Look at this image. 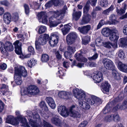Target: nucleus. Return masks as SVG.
<instances>
[{"instance_id": "1", "label": "nucleus", "mask_w": 127, "mask_h": 127, "mask_svg": "<svg viewBox=\"0 0 127 127\" xmlns=\"http://www.w3.org/2000/svg\"><path fill=\"white\" fill-rule=\"evenodd\" d=\"M27 117L29 121V125L26 119L23 116H20L18 117H14L13 122V125L16 126L20 123L21 125L26 127H53L48 123L44 120L43 121V124L40 119L39 115L35 111H27Z\"/></svg>"}, {"instance_id": "2", "label": "nucleus", "mask_w": 127, "mask_h": 127, "mask_svg": "<svg viewBox=\"0 0 127 127\" xmlns=\"http://www.w3.org/2000/svg\"><path fill=\"white\" fill-rule=\"evenodd\" d=\"M73 92L74 96L80 100L78 104L82 109L88 110L90 108V104H100L101 100L99 98L95 96L90 98V95L83 90L76 88L73 90Z\"/></svg>"}, {"instance_id": "3", "label": "nucleus", "mask_w": 127, "mask_h": 127, "mask_svg": "<svg viewBox=\"0 0 127 127\" xmlns=\"http://www.w3.org/2000/svg\"><path fill=\"white\" fill-rule=\"evenodd\" d=\"M67 12V7L66 5L64 6L62 10L53 11L52 14L53 15L49 18V22L50 27L56 26L58 24L61 23L60 21L58 22H57L53 19V18L59 20H61L64 18L65 14Z\"/></svg>"}, {"instance_id": "4", "label": "nucleus", "mask_w": 127, "mask_h": 127, "mask_svg": "<svg viewBox=\"0 0 127 127\" xmlns=\"http://www.w3.org/2000/svg\"><path fill=\"white\" fill-rule=\"evenodd\" d=\"M14 71V78L15 82L17 84L20 85L22 82L21 77H25L27 76V71L24 67L20 66L15 67Z\"/></svg>"}, {"instance_id": "5", "label": "nucleus", "mask_w": 127, "mask_h": 127, "mask_svg": "<svg viewBox=\"0 0 127 127\" xmlns=\"http://www.w3.org/2000/svg\"><path fill=\"white\" fill-rule=\"evenodd\" d=\"M39 92L38 89L34 85H31L27 88H23L21 90V93L22 95H32L38 94Z\"/></svg>"}, {"instance_id": "6", "label": "nucleus", "mask_w": 127, "mask_h": 127, "mask_svg": "<svg viewBox=\"0 0 127 127\" xmlns=\"http://www.w3.org/2000/svg\"><path fill=\"white\" fill-rule=\"evenodd\" d=\"M50 37L48 34H44L40 35L36 38L35 41V48L38 50L40 48L39 45H43L46 44L47 41L49 40Z\"/></svg>"}, {"instance_id": "7", "label": "nucleus", "mask_w": 127, "mask_h": 127, "mask_svg": "<svg viewBox=\"0 0 127 127\" xmlns=\"http://www.w3.org/2000/svg\"><path fill=\"white\" fill-rule=\"evenodd\" d=\"M59 39L58 34L57 32H54L51 34V38H50L49 43L50 46L54 47L57 45Z\"/></svg>"}, {"instance_id": "8", "label": "nucleus", "mask_w": 127, "mask_h": 127, "mask_svg": "<svg viewBox=\"0 0 127 127\" xmlns=\"http://www.w3.org/2000/svg\"><path fill=\"white\" fill-rule=\"evenodd\" d=\"M77 108L76 106L73 105L71 106L68 110V116L69 115L73 118H79L81 117V113L75 110Z\"/></svg>"}, {"instance_id": "9", "label": "nucleus", "mask_w": 127, "mask_h": 127, "mask_svg": "<svg viewBox=\"0 0 127 127\" xmlns=\"http://www.w3.org/2000/svg\"><path fill=\"white\" fill-rule=\"evenodd\" d=\"M119 101V97H118L108 103L102 110V111L103 114H105L109 112L111 110V107L113 106L117 102Z\"/></svg>"}, {"instance_id": "10", "label": "nucleus", "mask_w": 127, "mask_h": 127, "mask_svg": "<svg viewBox=\"0 0 127 127\" xmlns=\"http://www.w3.org/2000/svg\"><path fill=\"white\" fill-rule=\"evenodd\" d=\"M39 105L42 108L44 109V111H40V113L42 116L45 119L47 118L48 115L47 114L48 109L47 107L46 106L45 102L43 101H41L39 103Z\"/></svg>"}, {"instance_id": "11", "label": "nucleus", "mask_w": 127, "mask_h": 127, "mask_svg": "<svg viewBox=\"0 0 127 127\" xmlns=\"http://www.w3.org/2000/svg\"><path fill=\"white\" fill-rule=\"evenodd\" d=\"M103 65L106 69L109 70L114 69L115 67V65L112 61L108 59H105L102 61Z\"/></svg>"}, {"instance_id": "12", "label": "nucleus", "mask_w": 127, "mask_h": 127, "mask_svg": "<svg viewBox=\"0 0 127 127\" xmlns=\"http://www.w3.org/2000/svg\"><path fill=\"white\" fill-rule=\"evenodd\" d=\"M14 45L15 48V52L17 54L20 55L19 57L21 58H23V56L21 55L22 52L21 50V43L19 40H17L13 44Z\"/></svg>"}, {"instance_id": "13", "label": "nucleus", "mask_w": 127, "mask_h": 127, "mask_svg": "<svg viewBox=\"0 0 127 127\" xmlns=\"http://www.w3.org/2000/svg\"><path fill=\"white\" fill-rule=\"evenodd\" d=\"M92 77L94 82L96 83L100 82L103 79L102 74L100 72H94Z\"/></svg>"}, {"instance_id": "14", "label": "nucleus", "mask_w": 127, "mask_h": 127, "mask_svg": "<svg viewBox=\"0 0 127 127\" xmlns=\"http://www.w3.org/2000/svg\"><path fill=\"white\" fill-rule=\"evenodd\" d=\"M77 37V34L75 32H70L66 36V41L67 44H71L73 43Z\"/></svg>"}, {"instance_id": "15", "label": "nucleus", "mask_w": 127, "mask_h": 127, "mask_svg": "<svg viewBox=\"0 0 127 127\" xmlns=\"http://www.w3.org/2000/svg\"><path fill=\"white\" fill-rule=\"evenodd\" d=\"M38 18L40 22L42 23L47 24L48 22L47 16L46 15V13L44 12H41L37 15Z\"/></svg>"}, {"instance_id": "16", "label": "nucleus", "mask_w": 127, "mask_h": 127, "mask_svg": "<svg viewBox=\"0 0 127 127\" xmlns=\"http://www.w3.org/2000/svg\"><path fill=\"white\" fill-rule=\"evenodd\" d=\"M118 109L121 110H125L127 112V99L124 101L122 104H118L114 107L112 111L114 112Z\"/></svg>"}, {"instance_id": "17", "label": "nucleus", "mask_w": 127, "mask_h": 127, "mask_svg": "<svg viewBox=\"0 0 127 127\" xmlns=\"http://www.w3.org/2000/svg\"><path fill=\"white\" fill-rule=\"evenodd\" d=\"M58 111L60 114L64 117H66L68 116V110L65 107L62 105H59L58 106Z\"/></svg>"}, {"instance_id": "18", "label": "nucleus", "mask_w": 127, "mask_h": 127, "mask_svg": "<svg viewBox=\"0 0 127 127\" xmlns=\"http://www.w3.org/2000/svg\"><path fill=\"white\" fill-rule=\"evenodd\" d=\"M81 53H77L75 55V57L78 61L86 62L87 61V59L81 54H85L86 52L84 49H82L81 50Z\"/></svg>"}, {"instance_id": "19", "label": "nucleus", "mask_w": 127, "mask_h": 127, "mask_svg": "<svg viewBox=\"0 0 127 127\" xmlns=\"http://www.w3.org/2000/svg\"><path fill=\"white\" fill-rule=\"evenodd\" d=\"M110 87V85L107 81H105L101 84V90L103 93L108 94L109 92Z\"/></svg>"}, {"instance_id": "20", "label": "nucleus", "mask_w": 127, "mask_h": 127, "mask_svg": "<svg viewBox=\"0 0 127 127\" xmlns=\"http://www.w3.org/2000/svg\"><path fill=\"white\" fill-rule=\"evenodd\" d=\"M51 121L53 124L56 125L61 126V121L59 117L55 114H52Z\"/></svg>"}, {"instance_id": "21", "label": "nucleus", "mask_w": 127, "mask_h": 127, "mask_svg": "<svg viewBox=\"0 0 127 127\" xmlns=\"http://www.w3.org/2000/svg\"><path fill=\"white\" fill-rule=\"evenodd\" d=\"M91 26L90 25H87L79 27L78 29L81 33L84 34H86L91 29Z\"/></svg>"}, {"instance_id": "22", "label": "nucleus", "mask_w": 127, "mask_h": 127, "mask_svg": "<svg viewBox=\"0 0 127 127\" xmlns=\"http://www.w3.org/2000/svg\"><path fill=\"white\" fill-rule=\"evenodd\" d=\"M46 101L49 106L52 109L56 107L55 102L53 98L51 97H47L46 98Z\"/></svg>"}, {"instance_id": "23", "label": "nucleus", "mask_w": 127, "mask_h": 127, "mask_svg": "<svg viewBox=\"0 0 127 127\" xmlns=\"http://www.w3.org/2000/svg\"><path fill=\"white\" fill-rule=\"evenodd\" d=\"M11 16L9 12L5 13L4 14L3 18L4 21L7 24H9L11 21Z\"/></svg>"}, {"instance_id": "24", "label": "nucleus", "mask_w": 127, "mask_h": 127, "mask_svg": "<svg viewBox=\"0 0 127 127\" xmlns=\"http://www.w3.org/2000/svg\"><path fill=\"white\" fill-rule=\"evenodd\" d=\"M60 1H62V0H50L45 4V6L46 8H48L51 7L53 4L56 6L60 5L59 3L60 2Z\"/></svg>"}, {"instance_id": "25", "label": "nucleus", "mask_w": 127, "mask_h": 127, "mask_svg": "<svg viewBox=\"0 0 127 127\" xmlns=\"http://www.w3.org/2000/svg\"><path fill=\"white\" fill-rule=\"evenodd\" d=\"M71 94V93L65 91H61L58 93V95L60 98H67Z\"/></svg>"}, {"instance_id": "26", "label": "nucleus", "mask_w": 127, "mask_h": 127, "mask_svg": "<svg viewBox=\"0 0 127 127\" xmlns=\"http://www.w3.org/2000/svg\"><path fill=\"white\" fill-rule=\"evenodd\" d=\"M112 70V77L114 79L116 80H119L121 79L120 76L118 73L116 69L115 68L114 69Z\"/></svg>"}, {"instance_id": "27", "label": "nucleus", "mask_w": 127, "mask_h": 127, "mask_svg": "<svg viewBox=\"0 0 127 127\" xmlns=\"http://www.w3.org/2000/svg\"><path fill=\"white\" fill-rule=\"evenodd\" d=\"M47 28L45 26L40 25L38 26L36 29V30L39 34H42L46 31Z\"/></svg>"}, {"instance_id": "28", "label": "nucleus", "mask_w": 127, "mask_h": 127, "mask_svg": "<svg viewBox=\"0 0 127 127\" xmlns=\"http://www.w3.org/2000/svg\"><path fill=\"white\" fill-rule=\"evenodd\" d=\"M119 44L122 47L127 46V37L120 38L119 40Z\"/></svg>"}, {"instance_id": "29", "label": "nucleus", "mask_w": 127, "mask_h": 127, "mask_svg": "<svg viewBox=\"0 0 127 127\" xmlns=\"http://www.w3.org/2000/svg\"><path fill=\"white\" fill-rule=\"evenodd\" d=\"M91 16L88 14H86V16L84 15L81 20V24H84L88 23L90 20Z\"/></svg>"}, {"instance_id": "30", "label": "nucleus", "mask_w": 127, "mask_h": 127, "mask_svg": "<svg viewBox=\"0 0 127 127\" xmlns=\"http://www.w3.org/2000/svg\"><path fill=\"white\" fill-rule=\"evenodd\" d=\"M5 50L9 51H12L14 50V47L12 44L10 42H6L5 44Z\"/></svg>"}, {"instance_id": "31", "label": "nucleus", "mask_w": 127, "mask_h": 127, "mask_svg": "<svg viewBox=\"0 0 127 127\" xmlns=\"http://www.w3.org/2000/svg\"><path fill=\"white\" fill-rule=\"evenodd\" d=\"M110 29L108 28H104L101 31L102 34L104 36L108 37L109 36L110 34Z\"/></svg>"}, {"instance_id": "32", "label": "nucleus", "mask_w": 127, "mask_h": 127, "mask_svg": "<svg viewBox=\"0 0 127 127\" xmlns=\"http://www.w3.org/2000/svg\"><path fill=\"white\" fill-rule=\"evenodd\" d=\"M37 63L36 61L34 59H31L27 62V65L29 67L31 68L35 65Z\"/></svg>"}, {"instance_id": "33", "label": "nucleus", "mask_w": 127, "mask_h": 127, "mask_svg": "<svg viewBox=\"0 0 127 127\" xmlns=\"http://www.w3.org/2000/svg\"><path fill=\"white\" fill-rule=\"evenodd\" d=\"M81 12L80 11L74 12L73 14V19L76 21L78 20L81 16Z\"/></svg>"}, {"instance_id": "34", "label": "nucleus", "mask_w": 127, "mask_h": 127, "mask_svg": "<svg viewBox=\"0 0 127 127\" xmlns=\"http://www.w3.org/2000/svg\"><path fill=\"white\" fill-rule=\"evenodd\" d=\"M71 27L69 24L64 25V28L61 29L63 35H65L70 29Z\"/></svg>"}, {"instance_id": "35", "label": "nucleus", "mask_w": 127, "mask_h": 127, "mask_svg": "<svg viewBox=\"0 0 127 127\" xmlns=\"http://www.w3.org/2000/svg\"><path fill=\"white\" fill-rule=\"evenodd\" d=\"M110 21L111 22H109L108 23L109 24H115L117 23L118 22L116 20V17L114 15H111L109 17Z\"/></svg>"}, {"instance_id": "36", "label": "nucleus", "mask_w": 127, "mask_h": 127, "mask_svg": "<svg viewBox=\"0 0 127 127\" xmlns=\"http://www.w3.org/2000/svg\"><path fill=\"white\" fill-rule=\"evenodd\" d=\"M109 35V39L112 41H117L119 38L118 34L110 33Z\"/></svg>"}, {"instance_id": "37", "label": "nucleus", "mask_w": 127, "mask_h": 127, "mask_svg": "<svg viewBox=\"0 0 127 127\" xmlns=\"http://www.w3.org/2000/svg\"><path fill=\"white\" fill-rule=\"evenodd\" d=\"M58 70L56 73L57 75L60 78H62V77L64 75V73L63 71L64 70L61 67H58Z\"/></svg>"}, {"instance_id": "38", "label": "nucleus", "mask_w": 127, "mask_h": 127, "mask_svg": "<svg viewBox=\"0 0 127 127\" xmlns=\"http://www.w3.org/2000/svg\"><path fill=\"white\" fill-rule=\"evenodd\" d=\"M117 64L118 68L121 71L124 72V70H125L127 65L123 64L120 61L118 62Z\"/></svg>"}, {"instance_id": "39", "label": "nucleus", "mask_w": 127, "mask_h": 127, "mask_svg": "<svg viewBox=\"0 0 127 127\" xmlns=\"http://www.w3.org/2000/svg\"><path fill=\"white\" fill-rule=\"evenodd\" d=\"M112 120L115 122H118L120 120V118L117 113L112 114Z\"/></svg>"}, {"instance_id": "40", "label": "nucleus", "mask_w": 127, "mask_h": 127, "mask_svg": "<svg viewBox=\"0 0 127 127\" xmlns=\"http://www.w3.org/2000/svg\"><path fill=\"white\" fill-rule=\"evenodd\" d=\"M14 119V117L11 115H9L7 116L6 118L5 122L6 123L10 124H14L13 122V121Z\"/></svg>"}, {"instance_id": "41", "label": "nucleus", "mask_w": 127, "mask_h": 127, "mask_svg": "<svg viewBox=\"0 0 127 127\" xmlns=\"http://www.w3.org/2000/svg\"><path fill=\"white\" fill-rule=\"evenodd\" d=\"M118 56L119 58L121 59H124L125 58V53L122 50H120L117 53Z\"/></svg>"}, {"instance_id": "42", "label": "nucleus", "mask_w": 127, "mask_h": 127, "mask_svg": "<svg viewBox=\"0 0 127 127\" xmlns=\"http://www.w3.org/2000/svg\"><path fill=\"white\" fill-rule=\"evenodd\" d=\"M41 59L43 62H47L49 59V56L47 54H43L41 56Z\"/></svg>"}, {"instance_id": "43", "label": "nucleus", "mask_w": 127, "mask_h": 127, "mask_svg": "<svg viewBox=\"0 0 127 127\" xmlns=\"http://www.w3.org/2000/svg\"><path fill=\"white\" fill-rule=\"evenodd\" d=\"M19 19L18 14L16 13H13L11 17V21L16 22Z\"/></svg>"}, {"instance_id": "44", "label": "nucleus", "mask_w": 127, "mask_h": 127, "mask_svg": "<svg viewBox=\"0 0 127 127\" xmlns=\"http://www.w3.org/2000/svg\"><path fill=\"white\" fill-rule=\"evenodd\" d=\"M90 40L89 37L88 36H86L82 38V43L84 45H86L89 43Z\"/></svg>"}, {"instance_id": "45", "label": "nucleus", "mask_w": 127, "mask_h": 127, "mask_svg": "<svg viewBox=\"0 0 127 127\" xmlns=\"http://www.w3.org/2000/svg\"><path fill=\"white\" fill-rule=\"evenodd\" d=\"M96 44L97 46H100L102 45H103V42L102 40L100 38H97L95 40Z\"/></svg>"}, {"instance_id": "46", "label": "nucleus", "mask_w": 127, "mask_h": 127, "mask_svg": "<svg viewBox=\"0 0 127 127\" xmlns=\"http://www.w3.org/2000/svg\"><path fill=\"white\" fill-rule=\"evenodd\" d=\"M84 64L83 63H78L77 64H76V62L75 61H74L72 63V64L71 65V67H73V66L75 65L79 68H81L84 66Z\"/></svg>"}, {"instance_id": "47", "label": "nucleus", "mask_w": 127, "mask_h": 127, "mask_svg": "<svg viewBox=\"0 0 127 127\" xmlns=\"http://www.w3.org/2000/svg\"><path fill=\"white\" fill-rule=\"evenodd\" d=\"M113 6L112 5L108 9L104 10L103 12V13L106 15L108 14L109 12L113 11Z\"/></svg>"}, {"instance_id": "48", "label": "nucleus", "mask_w": 127, "mask_h": 127, "mask_svg": "<svg viewBox=\"0 0 127 127\" xmlns=\"http://www.w3.org/2000/svg\"><path fill=\"white\" fill-rule=\"evenodd\" d=\"M116 12L118 15H121L124 13L125 12V11L124 10L121 8H118V7H117Z\"/></svg>"}, {"instance_id": "49", "label": "nucleus", "mask_w": 127, "mask_h": 127, "mask_svg": "<svg viewBox=\"0 0 127 127\" xmlns=\"http://www.w3.org/2000/svg\"><path fill=\"white\" fill-rule=\"evenodd\" d=\"M8 90V86L4 84H2L0 87L1 92L2 93L6 90Z\"/></svg>"}, {"instance_id": "50", "label": "nucleus", "mask_w": 127, "mask_h": 127, "mask_svg": "<svg viewBox=\"0 0 127 127\" xmlns=\"http://www.w3.org/2000/svg\"><path fill=\"white\" fill-rule=\"evenodd\" d=\"M54 50L57 58L58 60L61 59L62 56L59 53V51L56 49Z\"/></svg>"}, {"instance_id": "51", "label": "nucleus", "mask_w": 127, "mask_h": 127, "mask_svg": "<svg viewBox=\"0 0 127 127\" xmlns=\"http://www.w3.org/2000/svg\"><path fill=\"white\" fill-rule=\"evenodd\" d=\"M105 21L104 19H102L100 21L97 26V29H100L102 26L104 25L105 23Z\"/></svg>"}, {"instance_id": "52", "label": "nucleus", "mask_w": 127, "mask_h": 127, "mask_svg": "<svg viewBox=\"0 0 127 127\" xmlns=\"http://www.w3.org/2000/svg\"><path fill=\"white\" fill-rule=\"evenodd\" d=\"M103 45L106 48H111V43L109 41L105 42L103 43Z\"/></svg>"}, {"instance_id": "53", "label": "nucleus", "mask_w": 127, "mask_h": 127, "mask_svg": "<svg viewBox=\"0 0 127 127\" xmlns=\"http://www.w3.org/2000/svg\"><path fill=\"white\" fill-rule=\"evenodd\" d=\"M68 51L69 52L71 53H73L75 51V48L73 47L68 46L67 48Z\"/></svg>"}, {"instance_id": "54", "label": "nucleus", "mask_w": 127, "mask_h": 127, "mask_svg": "<svg viewBox=\"0 0 127 127\" xmlns=\"http://www.w3.org/2000/svg\"><path fill=\"white\" fill-rule=\"evenodd\" d=\"M0 50L2 53L4 54V51L5 50V44L4 45L1 42H0Z\"/></svg>"}, {"instance_id": "55", "label": "nucleus", "mask_w": 127, "mask_h": 127, "mask_svg": "<svg viewBox=\"0 0 127 127\" xmlns=\"http://www.w3.org/2000/svg\"><path fill=\"white\" fill-rule=\"evenodd\" d=\"M112 114L107 116L105 117L104 120L106 122H110L112 120Z\"/></svg>"}, {"instance_id": "56", "label": "nucleus", "mask_w": 127, "mask_h": 127, "mask_svg": "<svg viewBox=\"0 0 127 127\" xmlns=\"http://www.w3.org/2000/svg\"><path fill=\"white\" fill-rule=\"evenodd\" d=\"M100 5L102 7H105L107 5L108 2L106 0H100Z\"/></svg>"}, {"instance_id": "57", "label": "nucleus", "mask_w": 127, "mask_h": 127, "mask_svg": "<svg viewBox=\"0 0 127 127\" xmlns=\"http://www.w3.org/2000/svg\"><path fill=\"white\" fill-rule=\"evenodd\" d=\"M24 7L26 14H28L30 12V9L29 6L27 4H25L24 5Z\"/></svg>"}, {"instance_id": "58", "label": "nucleus", "mask_w": 127, "mask_h": 127, "mask_svg": "<svg viewBox=\"0 0 127 127\" xmlns=\"http://www.w3.org/2000/svg\"><path fill=\"white\" fill-rule=\"evenodd\" d=\"M0 3L1 4L5 6H8L10 4V3L7 0H2Z\"/></svg>"}, {"instance_id": "59", "label": "nucleus", "mask_w": 127, "mask_h": 127, "mask_svg": "<svg viewBox=\"0 0 127 127\" xmlns=\"http://www.w3.org/2000/svg\"><path fill=\"white\" fill-rule=\"evenodd\" d=\"M72 53L69 52L68 51L65 52H64V56L66 59H69L71 57Z\"/></svg>"}, {"instance_id": "60", "label": "nucleus", "mask_w": 127, "mask_h": 127, "mask_svg": "<svg viewBox=\"0 0 127 127\" xmlns=\"http://www.w3.org/2000/svg\"><path fill=\"white\" fill-rule=\"evenodd\" d=\"M110 30V33L118 34V31L116 28H113Z\"/></svg>"}, {"instance_id": "61", "label": "nucleus", "mask_w": 127, "mask_h": 127, "mask_svg": "<svg viewBox=\"0 0 127 127\" xmlns=\"http://www.w3.org/2000/svg\"><path fill=\"white\" fill-rule=\"evenodd\" d=\"M98 54L97 53H95L92 57L88 58V59L90 60H94L97 59L98 57Z\"/></svg>"}, {"instance_id": "62", "label": "nucleus", "mask_w": 127, "mask_h": 127, "mask_svg": "<svg viewBox=\"0 0 127 127\" xmlns=\"http://www.w3.org/2000/svg\"><path fill=\"white\" fill-rule=\"evenodd\" d=\"M7 68V65L5 63L0 64V69L3 70H5Z\"/></svg>"}, {"instance_id": "63", "label": "nucleus", "mask_w": 127, "mask_h": 127, "mask_svg": "<svg viewBox=\"0 0 127 127\" xmlns=\"http://www.w3.org/2000/svg\"><path fill=\"white\" fill-rule=\"evenodd\" d=\"M17 37L18 39L20 40L23 41L25 39V38L24 35L22 34H20L17 35Z\"/></svg>"}, {"instance_id": "64", "label": "nucleus", "mask_w": 127, "mask_h": 127, "mask_svg": "<svg viewBox=\"0 0 127 127\" xmlns=\"http://www.w3.org/2000/svg\"><path fill=\"white\" fill-rule=\"evenodd\" d=\"M88 123L87 121L83 122L79 125L78 127H85Z\"/></svg>"}]
</instances>
